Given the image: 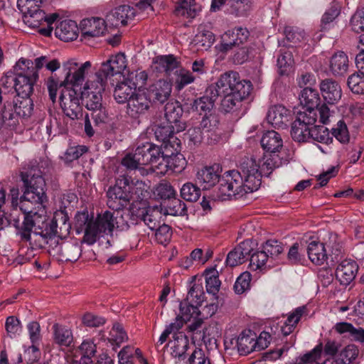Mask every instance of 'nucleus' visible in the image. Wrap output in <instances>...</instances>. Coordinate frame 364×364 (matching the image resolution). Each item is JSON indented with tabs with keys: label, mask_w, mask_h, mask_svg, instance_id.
Here are the masks:
<instances>
[{
	"label": "nucleus",
	"mask_w": 364,
	"mask_h": 364,
	"mask_svg": "<svg viewBox=\"0 0 364 364\" xmlns=\"http://www.w3.org/2000/svg\"><path fill=\"white\" fill-rule=\"evenodd\" d=\"M58 217V215H56L48 223L46 208H42L38 212H35L33 216L24 217L21 223L19 220H14V225L24 241L31 240L33 232L46 239L54 237L65 238L69 235L71 225L66 215L61 213L60 218Z\"/></svg>",
	"instance_id": "f257e3e1"
},
{
	"label": "nucleus",
	"mask_w": 364,
	"mask_h": 364,
	"mask_svg": "<svg viewBox=\"0 0 364 364\" xmlns=\"http://www.w3.org/2000/svg\"><path fill=\"white\" fill-rule=\"evenodd\" d=\"M21 178L25 191L21 198L19 208L24 217L33 216L35 212L46 208L48 197L46 193V181L38 166L24 168L21 172Z\"/></svg>",
	"instance_id": "f03ea898"
},
{
	"label": "nucleus",
	"mask_w": 364,
	"mask_h": 364,
	"mask_svg": "<svg viewBox=\"0 0 364 364\" xmlns=\"http://www.w3.org/2000/svg\"><path fill=\"white\" fill-rule=\"evenodd\" d=\"M107 83L99 75H91L87 80L81 92V99L96 126L105 124L108 113L102 103V93Z\"/></svg>",
	"instance_id": "7ed1b4c3"
},
{
	"label": "nucleus",
	"mask_w": 364,
	"mask_h": 364,
	"mask_svg": "<svg viewBox=\"0 0 364 364\" xmlns=\"http://www.w3.org/2000/svg\"><path fill=\"white\" fill-rule=\"evenodd\" d=\"M16 72V93L19 97H30L33 85L38 79V73L30 60L21 58L14 67Z\"/></svg>",
	"instance_id": "20e7f679"
},
{
	"label": "nucleus",
	"mask_w": 364,
	"mask_h": 364,
	"mask_svg": "<svg viewBox=\"0 0 364 364\" xmlns=\"http://www.w3.org/2000/svg\"><path fill=\"white\" fill-rule=\"evenodd\" d=\"M245 178L237 170H230L223 173L220 178L218 193L223 200L231 199L232 197L239 198L247 193H252L245 186Z\"/></svg>",
	"instance_id": "39448f33"
},
{
	"label": "nucleus",
	"mask_w": 364,
	"mask_h": 364,
	"mask_svg": "<svg viewBox=\"0 0 364 364\" xmlns=\"http://www.w3.org/2000/svg\"><path fill=\"white\" fill-rule=\"evenodd\" d=\"M159 146L151 142L139 145L133 154H127L122 160V164L127 169H141L150 164L159 156Z\"/></svg>",
	"instance_id": "423d86ee"
},
{
	"label": "nucleus",
	"mask_w": 364,
	"mask_h": 364,
	"mask_svg": "<svg viewBox=\"0 0 364 364\" xmlns=\"http://www.w3.org/2000/svg\"><path fill=\"white\" fill-rule=\"evenodd\" d=\"M218 96L220 94L240 93L244 95L250 93L252 85L250 81L240 79V75L235 71H228L222 74L214 85Z\"/></svg>",
	"instance_id": "0eeeda50"
},
{
	"label": "nucleus",
	"mask_w": 364,
	"mask_h": 364,
	"mask_svg": "<svg viewBox=\"0 0 364 364\" xmlns=\"http://www.w3.org/2000/svg\"><path fill=\"white\" fill-rule=\"evenodd\" d=\"M129 222H127V225H137L143 222L151 230H154L163 221V215L158 207H138L132 208L128 214Z\"/></svg>",
	"instance_id": "6e6552de"
},
{
	"label": "nucleus",
	"mask_w": 364,
	"mask_h": 364,
	"mask_svg": "<svg viewBox=\"0 0 364 364\" xmlns=\"http://www.w3.org/2000/svg\"><path fill=\"white\" fill-rule=\"evenodd\" d=\"M92 64L90 61L78 64L73 60H68L63 65V72L64 73V80L63 84L68 86H72V89L81 87L82 85L85 74L90 69Z\"/></svg>",
	"instance_id": "1a4fd4ad"
},
{
	"label": "nucleus",
	"mask_w": 364,
	"mask_h": 364,
	"mask_svg": "<svg viewBox=\"0 0 364 364\" xmlns=\"http://www.w3.org/2000/svg\"><path fill=\"white\" fill-rule=\"evenodd\" d=\"M108 207L114 210L123 209L130 203V196L128 188V178L118 179L116 184L110 187L107 192Z\"/></svg>",
	"instance_id": "9d476101"
},
{
	"label": "nucleus",
	"mask_w": 364,
	"mask_h": 364,
	"mask_svg": "<svg viewBox=\"0 0 364 364\" xmlns=\"http://www.w3.org/2000/svg\"><path fill=\"white\" fill-rule=\"evenodd\" d=\"M259 161L252 156L242 159L238 170L245 178V186L251 191H257L261 185V172Z\"/></svg>",
	"instance_id": "9b49d317"
},
{
	"label": "nucleus",
	"mask_w": 364,
	"mask_h": 364,
	"mask_svg": "<svg viewBox=\"0 0 364 364\" xmlns=\"http://www.w3.org/2000/svg\"><path fill=\"white\" fill-rule=\"evenodd\" d=\"M60 103L63 113L70 119L74 120L82 117V107L75 89H63L60 95Z\"/></svg>",
	"instance_id": "f8f14e48"
},
{
	"label": "nucleus",
	"mask_w": 364,
	"mask_h": 364,
	"mask_svg": "<svg viewBox=\"0 0 364 364\" xmlns=\"http://www.w3.org/2000/svg\"><path fill=\"white\" fill-rule=\"evenodd\" d=\"M152 105L149 92L145 88H139L127 104V114L132 118H138L146 113Z\"/></svg>",
	"instance_id": "ddd939ff"
},
{
	"label": "nucleus",
	"mask_w": 364,
	"mask_h": 364,
	"mask_svg": "<svg viewBox=\"0 0 364 364\" xmlns=\"http://www.w3.org/2000/svg\"><path fill=\"white\" fill-rule=\"evenodd\" d=\"M249 36L250 32L246 28L240 26L228 30L221 36L220 50L228 52L234 47H239L247 41Z\"/></svg>",
	"instance_id": "4468645a"
},
{
	"label": "nucleus",
	"mask_w": 364,
	"mask_h": 364,
	"mask_svg": "<svg viewBox=\"0 0 364 364\" xmlns=\"http://www.w3.org/2000/svg\"><path fill=\"white\" fill-rule=\"evenodd\" d=\"M127 67L125 56L122 53L111 55L107 60L103 62L100 69L93 75H99L107 84V78L122 73Z\"/></svg>",
	"instance_id": "2eb2a0df"
},
{
	"label": "nucleus",
	"mask_w": 364,
	"mask_h": 364,
	"mask_svg": "<svg viewBox=\"0 0 364 364\" xmlns=\"http://www.w3.org/2000/svg\"><path fill=\"white\" fill-rule=\"evenodd\" d=\"M218 97V94L213 85L208 87L205 94L195 99L191 103V108L193 112L200 115H206L215 112V102Z\"/></svg>",
	"instance_id": "dca6fc26"
},
{
	"label": "nucleus",
	"mask_w": 364,
	"mask_h": 364,
	"mask_svg": "<svg viewBox=\"0 0 364 364\" xmlns=\"http://www.w3.org/2000/svg\"><path fill=\"white\" fill-rule=\"evenodd\" d=\"M186 323L179 316H176L174 322L170 323L165 329L170 331V334H173V338L176 341L173 346L176 355L181 358L183 356V353L186 351L188 347V340L183 332H180L184 323Z\"/></svg>",
	"instance_id": "f3484780"
},
{
	"label": "nucleus",
	"mask_w": 364,
	"mask_h": 364,
	"mask_svg": "<svg viewBox=\"0 0 364 364\" xmlns=\"http://www.w3.org/2000/svg\"><path fill=\"white\" fill-rule=\"evenodd\" d=\"M358 271L357 262L351 259L341 261L336 269V277L341 285L350 284L355 278Z\"/></svg>",
	"instance_id": "a211bd4d"
},
{
	"label": "nucleus",
	"mask_w": 364,
	"mask_h": 364,
	"mask_svg": "<svg viewBox=\"0 0 364 364\" xmlns=\"http://www.w3.org/2000/svg\"><path fill=\"white\" fill-rule=\"evenodd\" d=\"M267 119L274 128H284L291 120V112L282 105L271 107L267 114Z\"/></svg>",
	"instance_id": "6ab92c4d"
},
{
	"label": "nucleus",
	"mask_w": 364,
	"mask_h": 364,
	"mask_svg": "<svg viewBox=\"0 0 364 364\" xmlns=\"http://www.w3.org/2000/svg\"><path fill=\"white\" fill-rule=\"evenodd\" d=\"M145 89L153 102L164 104L171 96L172 84L165 80H159Z\"/></svg>",
	"instance_id": "aec40b11"
},
{
	"label": "nucleus",
	"mask_w": 364,
	"mask_h": 364,
	"mask_svg": "<svg viewBox=\"0 0 364 364\" xmlns=\"http://www.w3.org/2000/svg\"><path fill=\"white\" fill-rule=\"evenodd\" d=\"M252 241L244 240L232 250L227 255L225 263L228 266L234 267L244 263L247 257L253 251Z\"/></svg>",
	"instance_id": "412c9836"
},
{
	"label": "nucleus",
	"mask_w": 364,
	"mask_h": 364,
	"mask_svg": "<svg viewBox=\"0 0 364 364\" xmlns=\"http://www.w3.org/2000/svg\"><path fill=\"white\" fill-rule=\"evenodd\" d=\"M135 16L134 8L129 5H122L112 10L106 16V21L112 26L118 27L125 26L128 20Z\"/></svg>",
	"instance_id": "4be33fe9"
},
{
	"label": "nucleus",
	"mask_w": 364,
	"mask_h": 364,
	"mask_svg": "<svg viewBox=\"0 0 364 364\" xmlns=\"http://www.w3.org/2000/svg\"><path fill=\"white\" fill-rule=\"evenodd\" d=\"M80 29L85 39L98 37L106 31L105 21L99 17L83 19L80 22Z\"/></svg>",
	"instance_id": "5701e85b"
},
{
	"label": "nucleus",
	"mask_w": 364,
	"mask_h": 364,
	"mask_svg": "<svg viewBox=\"0 0 364 364\" xmlns=\"http://www.w3.org/2000/svg\"><path fill=\"white\" fill-rule=\"evenodd\" d=\"M128 188L130 196V208L146 205V198L149 196V192L144 182L136 181L135 183H129V180L128 179Z\"/></svg>",
	"instance_id": "b1692460"
},
{
	"label": "nucleus",
	"mask_w": 364,
	"mask_h": 364,
	"mask_svg": "<svg viewBox=\"0 0 364 364\" xmlns=\"http://www.w3.org/2000/svg\"><path fill=\"white\" fill-rule=\"evenodd\" d=\"M250 93H245L244 95L240 93L220 94L223 98L221 100L220 109L223 113H237L242 106V101L248 97Z\"/></svg>",
	"instance_id": "393cba45"
},
{
	"label": "nucleus",
	"mask_w": 364,
	"mask_h": 364,
	"mask_svg": "<svg viewBox=\"0 0 364 364\" xmlns=\"http://www.w3.org/2000/svg\"><path fill=\"white\" fill-rule=\"evenodd\" d=\"M320 90L324 100L330 105L336 103L342 95L341 86L333 79H325L321 81Z\"/></svg>",
	"instance_id": "a878e982"
},
{
	"label": "nucleus",
	"mask_w": 364,
	"mask_h": 364,
	"mask_svg": "<svg viewBox=\"0 0 364 364\" xmlns=\"http://www.w3.org/2000/svg\"><path fill=\"white\" fill-rule=\"evenodd\" d=\"M348 55L341 50L336 52L329 60V70L335 77L345 76L349 68Z\"/></svg>",
	"instance_id": "bb28decb"
},
{
	"label": "nucleus",
	"mask_w": 364,
	"mask_h": 364,
	"mask_svg": "<svg viewBox=\"0 0 364 364\" xmlns=\"http://www.w3.org/2000/svg\"><path fill=\"white\" fill-rule=\"evenodd\" d=\"M78 32L79 28L76 22L70 19L59 22L55 28V36L65 42L75 40L78 36Z\"/></svg>",
	"instance_id": "cd10ccee"
},
{
	"label": "nucleus",
	"mask_w": 364,
	"mask_h": 364,
	"mask_svg": "<svg viewBox=\"0 0 364 364\" xmlns=\"http://www.w3.org/2000/svg\"><path fill=\"white\" fill-rule=\"evenodd\" d=\"M153 70L161 74L170 75L179 66V62L173 55H159L153 59Z\"/></svg>",
	"instance_id": "c85d7f7f"
},
{
	"label": "nucleus",
	"mask_w": 364,
	"mask_h": 364,
	"mask_svg": "<svg viewBox=\"0 0 364 364\" xmlns=\"http://www.w3.org/2000/svg\"><path fill=\"white\" fill-rule=\"evenodd\" d=\"M198 183L203 189H210L217 183H220V175L218 173V167L205 166L200 169L196 176Z\"/></svg>",
	"instance_id": "c756f323"
},
{
	"label": "nucleus",
	"mask_w": 364,
	"mask_h": 364,
	"mask_svg": "<svg viewBox=\"0 0 364 364\" xmlns=\"http://www.w3.org/2000/svg\"><path fill=\"white\" fill-rule=\"evenodd\" d=\"M263 149L270 154H278L283 147V141L279 133L275 131H267L261 139Z\"/></svg>",
	"instance_id": "7c9ffc66"
},
{
	"label": "nucleus",
	"mask_w": 364,
	"mask_h": 364,
	"mask_svg": "<svg viewBox=\"0 0 364 364\" xmlns=\"http://www.w3.org/2000/svg\"><path fill=\"white\" fill-rule=\"evenodd\" d=\"M256 334L251 330L243 331L237 337V348L241 355H246L253 351H256L254 344Z\"/></svg>",
	"instance_id": "2f4dec72"
},
{
	"label": "nucleus",
	"mask_w": 364,
	"mask_h": 364,
	"mask_svg": "<svg viewBox=\"0 0 364 364\" xmlns=\"http://www.w3.org/2000/svg\"><path fill=\"white\" fill-rule=\"evenodd\" d=\"M53 342L60 347H70L73 342V335L71 329L58 323L53 324Z\"/></svg>",
	"instance_id": "473e14b6"
},
{
	"label": "nucleus",
	"mask_w": 364,
	"mask_h": 364,
	"mask_svg": "<svg viewBox=\"0 0 364 364\" xmlns=\"http://www.w3.org/2000/svg\"><path fill=\"white\" fill-rule=\"evenodd\" d=\"M307 253L309 259L316 265H321L327 259V252L323 242L312 240L308 245Z\"/></svg>",
	"instance_id": "72a5a7b5"
},
{
	"label": "nucleus",
	"mask_w": 364,
	"mask_h": 364,
	"mask_svg": "<svg viewBox=\"0 0 364 364\" xmlns=\"http://www.w3.org/2000/svg\"><path fill=\"white\" fill-rule=\"evenodd\" d=\"M183 113L182 107L177 102H168L164 107V117L167 122L173 125L182 124L186 127V124L181 120Z\"/></svg>",
	"instance_id": "f704fd0d"
},
{
	"label": "nucleus",
	"mask_w": 364,
	"mask_h": 364,
	"mask_svg": "<svg viewBox=\"0 0 364 364\" xmlns=\"http://www.w3.org/2000/svg\"><path fill=\"white\" fill-rule=\"evenodd\" d=\"M185 129L182 124L173 125L166 122V124H160L156 127L154 135L159 141H168L170 138L173 137L175 133H178Z\"/></svg>",
	"instance_id": "c9c22d12"
},
{
	"label": "nucleus",
	"mask_w": 364,
	"mask_h": 364,
	"mask_svg": "<svg viewBox=\"0 0 364 364\" xmlns=\"http://www.w3.org/2000/svg\"><path fill=\"white\" fill-rule=\"evenodd\" d=\"M133 85H129L127 82H122L116 85L113 95L117 102L119 104L128 103L136 91L135 85L133 84Z\"/></svg>",
	"instance_id": "e433bc0d"
},
{
	"label": "nucleus",
	"mask_w": 364,
	"mask_h": 364,
	"mask_svg": "<svg viewBox=\"0 0 364 364\" xmlns=\"http://www.w3.org/2000/svg\"><path fill=\"white\" fill-rule=\"evenodd\" d=\"M301 104L306 108L315 109L320 105L321 97L317 90L306 87L300 95Z\"/></svg>",
	"instance_id": "4c0bfd02"
},
{
	"label": "nucleus",
	"mask_w": 364,
	"mask_h": 364,
	"mask_svg": "<svg viewBox=\"0 0 364 364\" xmlns=\"http://www.w3.org/2000/svg\"><path fill=\"white\" fill-rule=\"evenodd\" d=\"M198 11V8L195 0H178L174 9L176 16L189 18H194Z\"/></svg>",
	"instance_id": "58836bf2"
},
{
	"label": "nucleus",
	"mask_w": 364,
	"mask_h": 364,
	"mask_svg": "<svg viewBox=\"0 0 364 364\" xmlns=\"http://www.w3.org/2000/svg\"><path fill=\"white\" fill-rule=\"evenodd\" d=\"M261 175H269L272 171L282 165V158L279 154H266L262 160H259Z\"/></svg>",
	"instance_id": "ea45409f"
},
{
	"label": "nucleus",
	"mask_w": 364,
	"mask_h": 364,
	"mask_svg": "<svg viewBox=\"0 0 364 364\" xmlns=\"http://www.w3.org/2000/svg\"><path fill=\"white\" fill-rule=\"evenodd\" d=\"M205 287L208 294L217 299V294L220 290L221 282L219 279L218 272L213 268L205 271Z\"/></svg>",
	"instance_id": "a19ab883"
},
{
	"label": "nucleus",
	"mask_w": 364,
	"mask_h": 364,
	"mask_svg": "<svg viewBox=\"0 0 364 364\" xmlns=\"http://www.w3.org/2000/svg\"><path fill=\"white\" fill-rule=\"evenodd\" d=\"M17 116L13 105L8 102H5L1 113L0 114L1 128L4 125L6 127L15 126Z\"/></svg>",
	"instance_id": "79ce46f5"
},
{
	"label": "nucleus",
	"mask_w": 364,
	"mask_h": 364,
	"mask_svg": "<svg viewBox=\"0 0 364 364\" xmlns=\"http://www.w3.org/2000/svg\"><path fill=\"white\" fill-rule=\"evenodd\" d=\"M151 169L157 174H166L169 170L168 156H164L159 146V156H156L154 160L150 161Z\"/></svg>",
	"instance_id": "37998d69"
},
{
	"label": "nucleus",
	"mask_w": 364,
	"mask_h": 364,
	"mask_svg": "<svg viewBox=\"0 0 364 364\" xmlns=\"http://www.w3.org/2000/svg\"><path fill=\"white\" fill-rule=\"evenodd\" d=\"M311 130V127L294 122L291 125V136L294 141L304 142L310 139Z\"/></svg>",
	"instance_id": "c03bdc74"
},
{
	"label": "nucleus",
	"mask_w": 364,
	"mask_h": 364,
	"mask_svg": "<svg viewBox=\"0 0 364 364\" xmlns=\"http://www.w3.org/2000/svg\"><path fill=\"white\" fill-rule=\"evenodd\" d=\"M220 124L219 116L215 112L205 114L200 122V127L208 133H216Z\"/></svg>",
	"instance_id": "a18cd8bd"
},
{
	"label": "nucleus",
	"mask_w": 364,
	"mask_h": 364,
	"mask_svg": "<svg viewBox=\"0 0 364 364\" xmlns=\"http://www.w3.org/2000/svg\"><path fill=\"white\" fill-rule=\"evenodd\" d=\"M230 13L236 16H246L252 9L251 0H228Z\"/></svg>",
	"instance_id": "49530a36"
},
{
	"label": "nucleus",
	"mask_w": 364,
	"mask_h": 364,
	"mask_svg": "<svg viewBox=\"0 0 364 364\" xmlns=\"http://www.w3.org/2000/svg\"><path fill=\"white\" fill-rule=\"evenodd\" d=\"M21 100H18L13 105L16 115L22 117H28L33 109L32 100L29 97H21Z\"/></svg>",
	"instance_id": "de8ad7c7"
},
{
	"label": "nucleus",
	"mask_w": 364,
	"mask_h": 364,
	"mask_svg": "<svg viewBox=\"0 0 364 364\" xmlns=\"http://www.w3.org/2000/svg\"><path fill=\"white\" fill-rule=\"evenodd\" d=\"M167 214L171 215H185L187 213V208L184 202L176 196L167 200L166 204Z\"/></svg>",
	"instance_id": "09e8293b"
},
{
	"label": "nucleus",
	"mask_w": 364,
	"mask_h": 364,
	"mask_svg": "<svg viewBox=\"0 0 364 364\" xmlns=\"http://www.w3.org/2000/svg\"><path fill=\"white\" fill-rule=\"evenodd\" d=\"M294 65L293 55L291 51L281 52L277 58V66L280 75L287 74L291 71Z\"/></svg>",
	"instance_id": "8fccbe9b"
},
{
	"label": "nucleus",
	"mask_w": 364,
	"mask_h": 364,
	"mask_svg": "<svg viewBox=\"0 0 364 364\" xmlns=\"http://www.w3.org/2000/svg\"><path fill=\"white\" fill-rule=\"evenodd\" d=\"M198 306H196V304L186 300L181 302V316H179L186 322L190 321L193 317L200 316V311L198 309Z\"/></svg>",
	"instance_id": "3c124183"
},
{
	"label": "nucleus",
	"mask_w": 364,
	"mask_h": 364,
	"mask_svg": "<svg viewBox=\"0 0 364 364\" xmlns=\"http://www.w3.org/2000/svg\"><path fill=\"white\" fill-rule=\"evenodd\" d=\"M96 222L102 233L112 232L114 228V218L113 213L105 211L103 214L99 215L96 218Z\"/></svg>",
	"instance_id": "603ef678"
},
{
	"label": "nucleus",
	"mask_w": 364,
	"mask_h": 364,
	"mask_svg": "<svg viewBox=\"0 0 364 364\" xmlns=\"http://www.w3.org/2000/svg\"><path fill=\"white\" fill-rule=\"evenodd\" d=\"M310 139L326 144L333 141V137L330 136L328 129L324 126H314L311 127Z\"/></svg>",
	"instance_id": "864d4df0"
},
{
	"label": "nucleus",
	"mask_w": 364,
	"mask_h": 364,
	"mask_svg": "<svg viewBox=\"0 0 364 364\" xmlns=\"http://www.w3.org/2000/svg\"><path fill=\"white\" fill-rule=\"evenodd\" d=\"M204 296L205 293L202 284L194 283L188 292L186 301L196 306H201L204 301Z\"/></svg>",
	"instance_id": "5fc2aeb1"
},
{
	"label": "nucleus",
	"mask_w": 364,
	"mask_h": 364,
	"mask_svg": "<svg viewBox=\"0 0 364 364\" xmlns=\"http://www.w3.org/2000/svg\"><path fill=\"white\" fill-rule=\"evenodd\" d=\"M358 353L359 350L355 345H348L340 352L337 360L341 364H353Z\"/></svg>",
	"instance_id": "6e6d98bb"
},
{
	"label": "nucleus",
	"mask_w": 364,
	"mask_h": 364,
	"mask_svg": "<svg viewBox=\"0 0 364 364\" xmlns=\"http://www.w3.org/2000/svg\"><path fill=\"white\" fill-rule=\"evenodd\" d=\"M83 232V242L88 245H93L97 241L98 236L102 233L96 220L92 219Z\"/></svg>",
	"instance_id": "4d7b16f0"
},
{
	"label": "nucleus",
	"mask_w": 364,
	"mask_h": 364,
	"mask_svg": "<svg viewBox=\"0 0 364 364\" xmlns=\"http://www.w3.org/2000/svg\"><path fill=\"white\" fill-rule=\"evenodd\" d=\"M181 196L187 201L195 202L200 196V189L193 183L188 182L181 188Z\"/></svg>",
	"instance_id": "13d9d810"
},
{
	"label": "nucleus",
	"mask_w": 364,
	"mask_h": 364,
	"mask_svg": "<svg viewBox=\"0 0 364 364\" xmlns=\"http://www.w3.org/2000/svg\"><path fill=\"white\" fill-rule=\"evenodd\" d=\"M350 26L355 33L364 31V6L358 7L350 18Z\"/></svg>",
	"instance_id": "bf43d9fd"
},
{
	"label": "nucleus",
	"mask_w": 364,
	"mask_h": 364,
	"mask_svg": "<svg viewBox=\"0 0 364 364\" xmlns=\"http://www.w3.org/2000/svg\"><path fill=\"white\" fill-rule=\"evenodd\" d=\"M347 84L353 92L364 94V73L352 74L348 77Z\"/></svg>",
	"instance_id": "052dcab7"
},
{
	"label": "nucleus",
	"mask_w": 364,
	"mask_h": 364,
	"mask_svg": "<svg viewBox=\"0 0 364 364\" xmlns=\"http://www.w3.org/2000/svg\"><path fill=\"white\" fill-rule=\"evenodd\" d=\"M16 84V72L9 71L6 73L1 78V85L4 95L15 93Z\"/></svg>",
	"instance_id": "680f3d73"
},
{
	"label": "nucleus",
	"mask_w": 364,
	"mask_h": 364,
	"mask_svg": "<svg viewBox=\"0 0 364 364\" xmlns=\"http://www.w3.org/2000/svg\"><path fill=\"white\" fill-rule=\"evenodd\" d=\"M44 0H17V7L23 17L26 15L35 12L41 8Z\"/></svg>",
	"instance_id": "e2e57ef3"
},
{
	"label": "nucleus",
	"mask_w": 364,
	"mask_h": 364,
	"mask_svg": "<svg viewBox=\"0 0 364 364\" xmlns=\"http://www.w3.org/2000/svg\"><path fill=\"white\" fill-rule=\"evenodd\" d=\"M249 256H250V266L253 270H257L264 266L269 258V255H267L263 248L260 251L251 252Z\"/></svg>",
	"instance_id": "0e129e2a"
},
{
	"label": "nucleus",
	"mask_w": 364,
	"mask_h": 364,
	"mask_svg": "<svg viewBox=\"0 0 364 364\" xmlns=\"http://www.w3.org/2000/svg\"><path fill=\"white\" fill-rule=\"evenodd\" d=\"M322 350L323 346L319 343L311 351L300 357L297 364H320L317 360L321 358Z\"/></svg>",
	"instance_id": "69168bd1"
},
{
	"label": "nucleus",
	"mask_w": 364,
	"mask_h": 364,
	"mask_svg": "<svg viewBox=\"0 0 364 364\" xmlns=\"http://www.w3.org/2000/svg\"><path fill=\"white\" fill-rule=\"evenodd\" d=\"M262 248L265 250L269 257L276 258L284 252V245L282 242L277 240H269L263 245Z\"/></svg>",
	"instance_id": "338daca9"
},
{
	"label": "nucleus",
	"mask_w": 364,
	"mask_h": 364,
	"mask_svg": "<svg viewBox=\"0 0 364 364\" xmlns=\"http://www.w3.org/2000/svg\"><path fill=\"white\" fill-rule=\"evenodd\" d=\"M332 135L341 143L346 144L349 141L350 136L347 125L343 120H340L336 127L331 130Z\"/></svg>",
	"instance_id": "774afa93"
}]
</instances>
